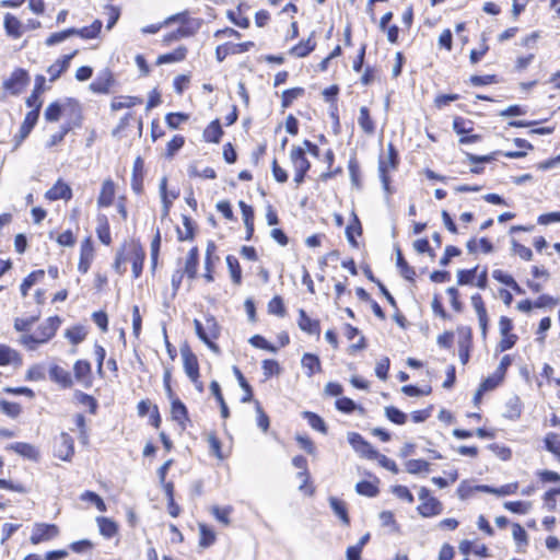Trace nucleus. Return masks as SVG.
<instances>
[{"mask_svg": "<svg viewBox=\"0 0 560 560\" xmlns=\"http://www.w3.org/2000/svg\"><path fill=\"white\" fill-rule=\"evenodd\" d=\"M61 324L58 316L47 318L33 335H22L20 342L28 350H35L39 345L50 340Z\"/></svg>", "mask_w": 560, "mask_h": 560, "instance_id": "f257e3e1", "label": "nucleus"}, {"mask_svg": "<svg viewBox=\"0 0 560 560\" xmlns=\"http://www.w3.org/2000/svg\"><path fill=\"white\" fill-rule=\"evenodd\" d=\"M194 326L197 336L202 340L208 348L214 353H220V348L214 340L220 336V326L213 316H207L205 322H200L199 319H194Z\"/></svg>", "mask_w": 560, "mask_h": 560, "instance_id": "f03ea898", "label": "nucleus"}, {"mask_svg": "<svg viewBox=\"0 0 560 560\" xmlns=\"http://www.w3.org/2000/svg\"><path fill=\"white\" fill-rule=\"evenodd\" d=\"M397 167V154L393 148L389 145L387 156H381L378 161V174L380 179L383 185V189L385 190L387 197L393 194V189L390 187V176L389 174L394 172Z\"/></svg>", "mask_w": 560, "mask_h": 560, "instance_id": "7ed1b4c3", "label": "nucleus"}, {"mask_svg": "<svg viewBox=\"0 0 560 560\" xmlns=\"http://www.w3.org/2000/svg\"><path fill=\"white\" fill-rule=\"evenodd\" d=\"M184 370L190 381L196 385L198 390H202V384L198 383L199 378V364L197 357L190 351L188 347H185L180 350Z\"/></svg>", "mask_w": 560, "mask_h": 560, "instance_id": "20e7f679", "label": "nucleus"}, {"mask_svg": "<svg viewBox=\"0 0 560 560\" xmlns=\"http://www.w3.org/2000/svg\"><path fill=\"white\" fill-rule=\"evenodd\" d=\"M59 535V528L55 524L36 523L33 527L30 540L33 545L54 539Z\"/></svg>", "mask_w": 560, "mask_h": 560, "instance_id": "39448f33", "label": "nucleus"}, {"mask_svg": "<svg viewBox=\"0 0 560 560\" xmlns=\"http://www.w3.org/2000/svg\"><path fill=\"white\" fill-rule=\"evenodd\" d=\"M348 442L354 448L355 452L362 456L372 459L373 456H377V451L365 441L359 433L351 432L348 434Z\"/></svg>", "mask_w": 560, "mask_h": 560, "instance_id": "423d86ee", "label": "nucleus"}, {"mask_svg": "<svg viewBox=\"0 0 560 560\" xmlns=\"http://www.w3.org/2000/svg\"><path fill=\"white\" fill-rule=\"evenodd\" d=\"M94 258V247L91 237H86L82 241L80 246V260L78 264V270L81 273H86L91 267Z\"/></svg>", "mask_w": 560, "mask_h": 560, "instance_id": "0eeeda50", "label": "nucleus"}, {"mask_svg": "<svg viewBox=\"0 0 560 560\" xmlns=\"http://www.w3.org/2000/svg\"><path fill=\"white\" fill-rule=\"evenodd\" d=\"M27 81L28 77L26 71L18 69L11 74L10 79L4 81L3 88L11 94L16 95L23 91L27 84Z\"/></svg>", "mask_w": 560, "mask_h": 560, "instance_id": "6e6552de", "label": "nucleus"}, {"mask_svg": "<svg viewBox=\"0 0 560 560\" xmlns=\"http://www.w3.org/2000/svg\"><path fill=\"white\" fill-rule=\"evenodd\" d=\"M45 197L50 201L59 199L70 200L72 198V189L68 184L58 179L56 184L46 191Z\"/></svg>", "mask_w": 560, "mask_h": 560, "instance_id": "1a4fd4ad", "label": "nucleus"}, {"mask_svg": "<svg viewBox=\"0 0 560 560\" xmlns=\"http://www.w3.org/2000/svg\"><path fill=\"white\" fill-rule=\"evenodd\" d=\"M75 380L85 387L92 384L91 364L88 361L79 360L73 366Z\"/></svg>", "mask_w": 560, "mask_h": 560, "instance_id": "9d476101", "label": "nucleus"}, {"mask_svg": "<svg viewBox=\"0 0 560 560\" xmlns=\"http://www.w3.org/2000/svg\"><path fill=\"white\" fill-rule=\"evenodd\" d=\"M77 52L78 51L74 50L71 54L65 55L48 67L47 72L50 74V81L57 80L61 73L69 68L70 61L77 55Z\"/></svg>", "mask_w": 560, "mask_h": 560, "instance_id": "9b49d317", "label": "nucleus"}, {"mask_svg": "<svg viewBox=\"0 0 560 560\" xmlns=\"http://www.w3.org/2000/svg\"><path fill=\"white\" fill-rule=\"evenodd\" d=\"M39 116V104L37 105V108L28 112L24 118L23 124L21 125L19 135L16 136L19 138L16 145H19L31 132V130L34 128V126L37 122Z\"/></svg>", "mask_w": 560, "mask_h": 560, "instance_id": "f8f14e48", "label": "nucleus"}, {"mask_svg": "<svg viewBox=\"0 0 560 560\" xmlns=\"http://www.w3.org/2000/svg\"><path fill=\"white\" fill-rule=\"evenodd\" d=\"M418 512L423 517H431L442 513V503L434 497H430L425 501L421 502L418 508Z\"/></svg>", "mask_w": 560, "mask_h": 560, "instance_id": "ddd939ff", "label": "nucleus"}, {"mask_svg": "<svg viewBox=\"0 0 560 560\" xmlns=\"http://www.w3.org/2000/svg\"><path fill=\"white\" fill-rule=\"evenodd\" d=\"M290 161L292 163L294 171L306 173L311 167V163L305 158L304 149L300 147L292 148L290 152Z\"/></svg>", "mask_w": 560, "mask_h": 560, "instance_id": "4468645a", "label": "nucleus"}, {"mask_svg": "<svg viewBox=\"0 0 560 560\" xmlns=\"http://www.w3.org/2000/svg\"><path fill=\"white\" fill-rule=\"evenodd\" d=\"M74 453L73 440L68 433H61L56 455L62 460H70Z\"/></svg>", "mask_w": 560, "mask_h": 560, "instance_id": "2eb2a0df", "label": "nucleus"}, {"mask_svg": "<svg viewBox=\"0 0 560 560\" xmlns=\"http://www.w3.org/2000/svg\"><path fill=\"white\" fill-rule=\"evenodd\" d=\"M160 196L163 203L162 215L166 217L170 212L173 201L178 197L176 191H167V178L163 177L160 183Z\"/></svg>", "mask_w": 560, "mask_h": 560, "instance_id": "dca6fc26", "label": "nucleus"}, {"mask_svg": "<svg viewBox=\"0 0 560 560\" xmlns=\"http://www.w3.org/2000/svg\"><path fill=\"white\" fill-rule=\"evenodd\" d=\"M115 197V184L112 179H105L102 185L97 203L100 207H109Z\"/></svg>", "mask_w": 560, "mask_h": 560, "instance_id": "f3484780", "label": "nucleus"}, {"mask_svg": "<svg viewBox=\"0 0 560 560\" xmlns=\"http://www.w3.org/2000/svg\"><path fill=\"white\" fill-rule=\"evenodd\" d=\"M299 327L310 334V335H319L320 326L318 320H313L310 318L304 310L299 311Z\"/></svg>", "mask_w": 560, "mask_h": 560, "instance_id": "a211bd4d", "label": "nucleus"}, {"mask_svg": "<svg viewBox=\"0 0 560 560\" xmlns=\"http://www.w3.org/2000/svg\"><path fill=\"white\" fill-rule=\"evenodd\" d=\"M7 448L14 451L19 455L33 460H36L39 455L37 448L28 443L16 442L8 445Z\"/></svg>", "mask_w": 560, "mask_h": 560, "instance_id": "6ab92c4d", "label": "nucleus"}, {"mask_svg": "<svg viewBox=\"0 0 560 560\" xmlns=\"http://www.w3.org/2000/svg\"><path fill=\"white\" fill-rule=\"evenodd\" d=\"M113 82L112 73L104 71L91 84L90 89L95 93H108Z\"/></svg>", "mask_w": 560, "mask_h": 560, "instance_id": "aec40b11", "label": "nucleus"}, {"mask_svg": "<svg viewBox=\"0 0 560 560\" xmlns=\"http://www.w3.org/2000/svg\"><path fill=\"white\" fill-rule=\"evenodd\" d=\"M49 376L51 381L58 383L62 387H70L72 385L70 373L59 365H52L50 368Z\"/></svg>", "mask_w": 560, "mask_h": 560, "instance_id": "412c9836", "label": "nucleus"}, {"mask_svg": "<svg viewBox=\"0 0 560 560\" xmlns=\"http://www.w3.org/2000/svg\"><path fill=\"white\" fill-rule=\"evenodd\" d=\"M170 399L172 402V418L175 421H177L183 428H185V422L188 420L186 406L176 397Z\"/></svg>", "mask_w": 560, "mask_h": 560, "instance_id": "4be33fe9", "label": "nucleus"}, {"mask_svg": "<svg viewBox=\"0 0 560 560\" xmlns=\"http://www.w3.org/2000/svg\"><path fill=\"white\" fill-rule=\"evenodd\" d=\"M4 28L7 34L13 38L22 36V23L11 13L4 15Z\"/></svg>", "mask_w": 560, "mask_h": 560, "instance_id": "5701e85b", "label": "nucleus"}, {"mask_svg": "<svg viewBox=\"0 0 560 560\" xmlns=\"http://www.w3.org/2000/svg\"><path fill=\"white\" fill-rule=\"evenodd\" d=\"M302 366L306 370V374L308 377L313 376L315 373L322 371L320 361L317 355L312 353H305L302 357Z\"/></svg>", "mask_w": 560, "mask_h": 560, "instance_id": "b1692460", "label": "nucleus"}, {"mask_svg": "<svg viewBox=\"0 0 560 560\" xmlns=\"http://www.w3.org/2000/svg\"><path fill=\"white\" fill-rule=\"evenodd\" d=\"M329 505L332 509L334 513L340 518V521L346 526H348L350 524V518L348 515L347 504L335 497H330Z\"/></svg>", "mask_w": 560, "mask_h": 560, "instance_id": "393cba45", "label": "nucleus"}, {"mask_svg": "<svg viewBox=\"0 0 560 560\" xmlns=\"http://www.w3.org/2000/svg\"><path fill=\"white\" fill-rule=\"evenodd\" d=\"M358 124L360 128L363 130V132H365L366 135H373L375 132V124L370 116L368 107L365 106H362L360 108Z\"/></svg>", "mask_w": 560, "mask_h": 560, "instance_id": "a878e982", "label": "nucleus"}, {"mask_svg": "<svg viewBox=\"0 0 560 560\" xmlns=\"http://www.w3.org/2000/svg\"><path fill=\"white\" fill-rule=\"evenodd\" d=\"M96 234L98 240L105 244L109 245L112 242L110 232H109V224L106 215L102 214L97 217V226H96Z\"/></svg>", "mask_w": 560, "mask_h": 560, "instance_id": "bb28decb", "label": "nucleus"}, {"mask_svg": "<svg viewBox=\"0 0 560 560\" xmlns=\"http://www.w3.org/2000/svg\"><path fill=\"white\" fill-rule=\"evenodd\" d=\"M142 103V98L137 96H117L112 101L110 107L113 110H120L122 108H130Z\"/></svg>", "mask_w": 560, "mask_h": 560, "instance_id": "cd10ccee", "label": "nucleus"}, {"mask_svg": "<svg viewBox=\"0 0 560 560\" xmlns=\"http://www.w3.org/2000/svg\"><path fill=\"white\" fill-rule=\"evenodd\" d=\"M197 267H198V248L192 247L187 255L184 272L188 276V278L194 279L197 275Z\"/></svg>", "mask_w": 560, "mask_h": 560, "instance_id": "c85d7f7f", "label": "nucleus"}, {"mask_svg": "<svg viewBox=\"0 0 560 560\" xmlns=\"http://www.w3.org/2000/svg\"><path fill=\"white\" fill-rule=\"evenodd\" d=\"M98 528L101 534L106 538H112L117 534L118 527L117 524L107 517H97L96 518Z\"/></svg>", "mask_w": 560, "mask_h": 560, "instance_id": "c756f323", "label": "nucleus"}, {"mask_svg": "<svg viewBox=\"0 0 560 560\" xmlns=\"http://www.w3.org/2000/svg\"><path fill=\"white\" fill-rule=\"evenodd\" d=\"M144 253L142 249L135 248L130 255H128V261L132 264V272L135 278H138L143 268Z\"/></svg>", "mask_w": 560, "mask_h": 560, "instance_id": "7c9ffc66", "label": "nucleus"}, {"mask_svg": "<svg viewBox=\"0 0 560 560\" xmlns=\"http://www.w3.org/2000/svg\"><path fill=\"white\" fill-rule=\"evenodd\" d=\"M102 28V22L96 20L90 26H85L82 28H74V35H78L85 39L95 38Z\"/></svg>", "mask_w": 560, "mask_h": 560, "instance_id": "2f4dec72", "label": "nucleus"}, {"mask_svg": "<svg viewBox=\"0 0 560 560\" xmlns=\"http://www.w3.org/2000/svg\"><path fill=\"white\" fill-rule=\"evenodd\" d=\"M240 208L242 210L244 223L247 230V240L254 232V210L250 206L246 205L244 201H240Z\"/></svg>", "mask_w": 560, "mask_h": 560, "instance_id": "473e14b6", "label": "nucleus"}, {"mask_svg": "<svg viewBox=\"0 0 560 560\" xmlns=\"http://www.w3.org/2000/svg\"><path fill=\"white\" fill-rule=\"evenodd\" d=\"M199 546L202 548H208L215 541V533L202 523L199 524Z\"/></svg>", "mask_w": 560, "mask_h": 560, "instance_id": "72a5a7b5", "label": "nucleus"}, {"mask_svg": "<svg viewBox=\"0 0 560 560\" xmlns=\"http://www.w3.org/2000/svg\"><path fill=\"white\" fill-rule=\"evenodd\" d=\"M405 466L406 470L411 475L428 474L430 471V464L423 459H409Z\"/></svg>", "mask_w": 560, "mask_h": 560, "instance_id": "f704fd0d", "label": "nucleus"}, {"mask_svg": "<svg viewBox=\"0 0 560 560\" xmlns=\"http://www.w3.org/2000/svg\"><path fill=\"white\" fill-rule=\"evenodd\" d=\"M67 105L58 102L51 103L45 109L44 116L47 121H57L60 119L62 113L66 110Z\"/></svg>", "mask_w": 560, "mask_h": 560, "instance_id": "c9c22d12", "label": "nucleus"}, {"mask_svg": "<svg viewBox=\"0 0 560 560\" xmlns=\"http://www.w3.org/2000/svg\"><path fill=\"white\" fill-rule=\"evenodd\" d=\"M222 133L219 120H214L205 129L203 138L208 142H219Z\"/></svg>", "mask_w": 560, "mask_h": 560, "instance_id": "e433bc0d", "label": "nucleus"}, {"mask_svg": "<svg viewBox=\"0 0 560 560\" xmlns=\"http://www.w3.org/2000/svg\"><path fill=\"white\" fill-rule=\"evenodd\" d=\"M186 48L179 47L173 52L159 56L156 63L164 65L180 61L186 57Z\"/></svg>", "mask_w": 560, "mask_h": 560, "instance_id": "4c0bfd02", "label": "nucleus"}, {"mask_svg": "<svg viewBox=\"0 0 560 560\" xmlns=\"http://www.w3.org/2000/svg\"><path fill=\"white\" fill-rule=\"evenodd\" d=\"M504 509L515 514H527L532 509V503L528 501H508L503 504Z\"/></svg>", "mask_w": 560, "mask_h": 560, "instance_id": "58836bf2", "label": "nucleus"}, {"mask_svg": "<svg viewBox=\"0 0 560 560\" xmlns=\"http://www.w3.org/2000/svg\"><path fill=\"white\" fill-rule=\"evenodd\" d=\"M19 361V353L15 350L0 345V365H8Z\"/></svg>", "mask_w": 560, "mask_h": 560, "instance_id": "ea45409f", "label": "nucleus"}, {"mask_svg": "<svg viewBox=\"0 0 560 560\" xmlns=\"http://www.w3.org/2000/svg\"><path fill=\"white\" fill-rule=\"evenodd\" d=\"M44 270H35L31 272L22 282L21 284V293L23 296H25L28 292V290L40 279L44 278Z\"/></svg>", "mask_w": 560, "mask_h": 560, "instance_id": "a19ab883", "label": "nucleus"}, {"mask_svg": "<svg viewBox=\"0 0 560 560\" xmlns=\"http://www.w3.org/2000/svg\"><path fill=\"white\" fill-rule=\"evenodd\" d=\"M396 258L400 275L407 280H412L416 272L411 267L408 266L407 261L402 257L400 248L398 247L396 248Z\"/></svg>", "mask_w": 560, "mask_h": 560, "instance_id": "79ce46f5", "label": "nucleus"}, {"mask_svg": "<svg viewBox=\"0 0 560 560\" xmlns=\"http://www.w3.org/2000/svg\"><path fill=\"white\" fill-rule=\"evenodd\" d=\"M226 265L230 270L233 282L240 284L242 280V271L237 258L232 255H229L226 257Z\"/></svg>", "mask_w": 560, "mask_h": 560, "instance_id": "37998d69", "label": "nucleus"}, {"mask_svg": "<svg viewBox=\"0 0 560 560\" xmlns=\"http://www.w3.org/2000/svg\"><path fill=\"white\" fill-rule=\"evenodd\" d=\"M210 390L212 393V395L215 397L217 401L220 404V407H221V416L223 418H228L229 417V408L225 404V400L222 396V393H221V388H220V385L217 381H212L210 383Z\"/></svg>", "mask_w": 560, "mask_h": 560, "instance_id": "c03bdc74", "label": "nucleus"}, {"mask_svg": "<svg viewBox=\"0 0 560 560\" xmlns=\"http://www.w3.org/2000/svg\"><path fill=\"white\" fill-rule=\"evenodd\" d=\"M314 48H315V43L312 42L311 38H308L306 42H302V43L298 44L296 46L292 47L290 50V54L295 57L303 58V57L307 56L311 51H313Z\"/></svg>", "mask_w": 560, "mask_h": 560, "instance_id": "a18cd8bd", "label": "nucleus"}, {"mask_svg": "<svg viewBox=\"0 0 560 560\" xmlns=\"http://www.w3.org/2000/svg\"><path fill=\"white\" fill-rule=\"evenodd\" d=\"M303 417L308 420V424L314 429L322 433H327V427L324 420L316 413L311 411H304Z\"/></svg>", "mask_w": 560, "mask_h": 560, "instance_id": "49530a36", "label": "nucleus"}, {"mask_svg": "<svg viewBox=\"0 0 560 560\" xmlns=\"http://www.w3.org/2000/svg\"><path fill=\"white\" fill-rule=\"evenodd\" d=\"M74 33H75L74 28H68V30H65L61 32L52 33L47 37L46 45L47 46L57 45V44L68 39L69 37L73 36Z\"/></svg>", "mask_w": 560, "mask_h": 560, "instance_id": "de8ad7c7", "label": "nucleus"}, {"mask_svg": "<svg viewBox=\"0 0 560 560\" xmlns=\"http://www.w3.org/2000/svg\"><path fill=\"white\" fill-rule=\"evenodd\" d=\"M233 372L238 381L240 386L245 390V395L242 398V402H248L252 399L253 393L252 387L246 382L245 377L243 376L242 372L238 368L234 366Z\"/></svg>", "mask_w": 560, "mask_h": 560, "instance_id": "09e8293b", "label": "nucleus"}, {"mask_svg": "<svg viewBox=\"0 0 560 560\" xmlns=\"http://www.w3.org/2000/svg\"><path fill=\"white\" fill-rule=\"evenodd\" d=\"M501 382H502V378L500 377V375H497L495 373H493V375L487 377L480 384V386L478 388V396H482L483 393L494 389Z\"/></svg>", "mask_w": 560, "mask_h": 560, "instance_id": "8fccbe9b", "label": "nucleus"}, {"mask_svg": "<svg viewBox=\"0 0 560 560\" xmlns=\"http://www.w3.org/2000/svg\"><path fill=\"white\" fill-rule=\"evenodd\" d=\"M303 93H304V89H302V88H293V89L283 91L282 106L289 107L293 103V101L299 98L300 96H302Z\"/></svg>", "mask_w": 560, "mask_h": 560, "instance_id": "3c124183", "label": "nucleus"}, {"mask_svg": "<svg viewBox=\"0 0 560 560\" xmlns=\"http://www.w3.org/2000/svg\"><path fill=\"white\" fill-rule=\"evenodd\" d=\"M355 490L359 494L373 498L378 493V489L375 485L370 481H360L355 486Z\"/></svg>", "mask_w": 560, "mask_h": 560, "instance_id": "603ef678", "label": "nucleus"}, {"mask_svg": "<svg viewBox=\"0 0 560 560\" xmlns=\"http://www.w3.org/2000/svg\"><path fill=\"white\" fill-rule=\"evenodd\" d=\"M335 405L339 411L345 412V413H351L352 411H354L357 409L362 410L361 407H358L357 404L348 397H341V398L337 399Z\"/></svg>", "mask_w": 560, "mask_h": 560, "instance_id": "864d4df0", "label": "nucleus"}, {"mask_svg": "<svg viewBox=\"0 0 560 560\" xmlns=\"http://www.w3.org/2000/svg\"><path fill=\"white\" fill-rule=\"evenodd\" d=\"M184 229H177L178 240L187 241L194 237V225L188 217L183 218Z\"/></svg>", "mask_w": 560, "mask_h": 560, "instance_id": "5fc2aeb1", "label": "nucleus"}, {"mask_svg": "<svg viewBox=\"0 0 560 560\" xmlns=\"http://www.w3.org/2000/svg\"><path fill=\"white\" fill-rule=\"evenodd\" d=\"M80 499L82 501H90L92 503L95 504V506L97 508L98 511L101 512H105L106 511V504L105 502L103 501V499L96 494L95 492H92V491H85L83 492L81 495H80Z\"/></svg>", "mask_w": 560, "mask_h": 560, "instance_id": "6e6d98bb", "label": "nucleus"}, {"mask_svg": "<svg viewBox=\"0 0 560 560\" xmlns=\"http://www.w3.org/2000/svg\"><path fill=\"white\" fill-rule=\"evenodd\" d=\"M211 512L213 516L221 522L223 525L230 524V514L232 512L231 506L220 508V506H212Z\"/></svg>", "mask_w": 560, "mask_h": 560, "instance_id": "4d7b16f0", "label": "nucleus"}, {"mask_svg": "<svg viewBox=\"0 0 560 560\" xmlns=\"http://www.w3.org/2000/svg\"><path fill=\"white\" fill-rule=\"evenodd\" d=\"M0 410L11 418H16L21 413V406L16 402L0 400Z\"/></svg>", "mask_w": 560, "mask_h": 560, "instance_id": "13d9d810", "label": "nucleus"}, {"mask_svg": "<svg viewBox=\"0 0 560 560\" xmlns=\"http://www.w3.org/2000/svg\"><path fill=\"white\" fill-rule=\"evenodd\" d=\"M386 417L396 424H404L407 420L406 413L395 407L385 408Z\"/></svg>", "mask_w": 560, "mask_h": 560, "instance_id": "bf43d9fd", "label": "nucleus"}, {"mask_svg": "<svg viewBox=\"0 0 560 560\" xmlns=\"http://www.w3.org/2000/svg\"><path fill=\"white\" fill-rule=\"evenodd\" d=\"M453 129L457 135H468L472 130L471 121L465 120L460 117H456L453 120Z\"/></svg>", "mask_w": 560, "mask_h": 560, "instance_id": "052dcab7", "label": "nucleus"}, {"mask_svg": "<svg viewBox=\"0 0 560 560\" xmlns=\"http://www.w3.org/2000/svg\"><path fill=\"white\" fill-rule=\"evenodd\" d=\"M268 312L280 317H283L285 315L283 301L280 296H275L270 300V302L268 303Z\"/></svg>", "mask_w": 560, "mask_h": 560, "instance_id": "680f3d73", "label": "nucleus"}, {"mask_svg": "<svg viewBox=\"0 0 560 560\" xmlns=\"http://www.w3.org/2000/svg\"><path fill=\"white\" fill-rule=\"evenodd\" d=\"M559 304V299L548 294L540 295L534 303L536 308H551Z\"/></svg>", "mask_w": 560, "mask_h": 560, "instance_id": "e2e57ef3", "label": "nucleus"}, {"mask_svg": "<svg viewBox=\"0 0 560 560\" xmlns=\"http://www.w3.org/2000/svg\"><path fill=\"white\" fill-rule=\"evenodd\" d=\"M249 343L256 348L264 349L270 352H276L277 348L269 343L262 336L255 335L249 339Z\"/></svg>", "mask_w": 560, "mask_h": 560, "instance_id": "0e129e2a", "label": "nucleus"}, {"mask_svg": "<svg viewBox=\"0 0 560 560\" xmlns=\"http://www.w3.org/2000/svg\"><path fill=\"white\" fill-rule=\"evenodd\" d=\"M75 397L81 405L89 408L91 413H95L96 408H97V402L92 396L84 394V393H77Z\"/></svg>", "mask_w": 560, "mask_h": 560, "instance_id": "69168bd1", "label": "nucleus"}, {"mask_svg": "<svg viewBox=\"0 0 560 560\" xmlns=\"http://www.w3.org/2000/svg\"><path fill=\"white\" fill-rule=\"evenodd\" d=\"M71 129L72 126L70 124L61 126L60 131L50 137L49 141L47 142V147L51 148L60 143Z\"/></svg>", "mask_w": 560, "mask_h": 560, "instance_id": "338daca9", "label": "nucleus"}, {"mask_svg": "<svg viewBox=\"0 0 560 560\" xmlns=\"http://www.w3.org/2000/svg\"><path fill=\"white\" fill-rule=\"evenodd\" d=\"M86 336L82 327H73L66 331V337L74 345L81 342Z\"/></svg>", "mask_w": 560, "mask_h": 560, "instance_id": "774afa93", "label": "nucleus"}]
</instances>
